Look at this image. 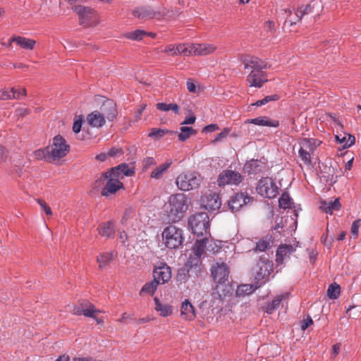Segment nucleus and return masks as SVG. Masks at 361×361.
<instances>
[{
  "instance_id": "22",
  "label": "nucleus",
  "mask_w": 361,
  "mask_h": 361,
  "mask_svg": "<svg viewBox=\"0 0 361 361\" xmlns=\"http://www.w3.org/2000/svg\"><path fill=\"white\" fill-rule=\"evenodd\" d=\"M87 123L93 128H101L105 123V118L100 111H94L87 116Z\"/></svg>"
},
{
  "instance_id": "6",
  "label": "nucleus",
  "mask_w": 361,
  "mask_h": 361,
  "mask_svg": "<svg viewBox=\"0 0 361 361\" xmlns=\"http://www.w3.org/2000/svg\"><path fill=\"white\" fill-rule=\"evenodd\" d=\"M49 152V162L56 163L66 157L70 151V146L60 135L55 136L52 145L48 147Z\"/></svg>"
},
{
  "instance_id": "31",
  "label": "nucleus",
  "mask_w": 361,
  "mask_h": 361,
  "mask_svg": "<svg viewBox=\"0 0 361 361\" xmlns=\"http://www.w3.org/2000/svg\"><path fill=\"white\" fill-rule=\"evenodd\" d=\"M208 242L207 236H203L200 239H197L192 247V253H195L197 256H204Z\"/></svg>"
},
{
  "instance_id": "55",
  "label": "nucleus",
  "mask_w": 361,
  "mask_h": 361,
  "mask_svg": "<svg viewBox=\"0 0 361 361\" xmlns=\"http://www.w3.org/2000/svg\"><path fill=\"white\" fill-rule=\"evenodd\" d=\"M31 113V110L25 107H18L16 109V115L18 118H23Z\"/></svg>"
},
{
  "instance_id": "39",
  "label": "nucleus",
  "mask_w": 361,
  "mask_h": 361,
  "mask_svg": "<svg viewBox=\"0 0 361 361\" xmlns=\"http://www.w3.org/2000/svg\"><path fill=\"white\" fill-rule=\"evenodd\" d=\"M336 140L339 142L343 144L344 147H349L355 144V137L350 135H336Z\"/></svg>"
},
{
  "instance_id": "59",
  "label": "nucleus",
  "mask_w": 361,
  "mask_h": 361,
  "mask_svg": "<svg viewBox=\"0 0 361 361\" xmlns=\"http://www.w3.org/2000/svg\"><path fill=\"white\" fill-rule=\"evenodd\" d=\"M313 324V320L310 316H307V317L303 319L301 322V329L302 331L307 329L310 326Z\"/></svg>"
},
{
  "instance_id": "61",
  "label": "nucleus",
  "mask_w": 361,
  "mask_h": 361,
  "mask_svg": "<svg viewBox=\"0 0 361 361\" xmlns=\"http://www.w3.org/2000/svg\"><path fill=\"white\" fill-rule=\"evenodd\" d=\"M123 154L121 149L113 147L107 153L109 157H118Z\"/></svg>"
},
{
  "instance_id": "26",
  "label": "nucleus",
  "mask_w": 361,
  "mask_h": 361,
  "mask_svg": "<svg viewBox=\"0 0 361 361\" xmlns=\"http://www.w3.org/2000/svg\"><path fill=\"white\" fill-rule=\"evenodd\" d=\"M118 179L123 178L124 176H131L135 173L133 169L129 168L126 164H121L109 171Z\"/></svg>"
},
{
  "instance_id": "12",
  "label": "nucleus",
  "mask_w": 361,
  "mask_h": 361,
  "mask_svg": "<svg viewBox=\"0 0 361 361\" xmlns=\"http://www.w3.org/2000/svg\"><path fill=\"white\" fill-rule=\"evenodd\" d=\"M71 312L75 315L83 314L85 317H94L95 313L101 312L95 306L88 301H82L78 305H74L71 309Z\"/></svg>"
},
{
  "instance_id": "2",
  "label": "nucleus",
  "mask_w": 361,
  "mask_h": 361,
  "mask_svg": "<svg viewBox=\"0 0 361 361\" xmlns=\"http://www.w3.org/2000/svg\"><path fill=\"white\" fill-rule=\"evenodd\" d=\"M95 187L104 186L101 194L107 197L109 195L116 193L123 187V184L110 171L102 173L95 181Z\"/></svg>"
},
{
  "instance_id": "49",
  "label": "nucleus",
  "mask_w": 361,
  "mask_h": 361,
  "mask_svg": "<svg viewBox=\"0 0 361 361\" xmlns=\"http://www.w3.org/2000/svg\"><path fill=\"white\" fill-rule=\"evenodd\" d=\"M34 156L37 159H44L49 161V152L48 147L35 151Z\"/></svg>"
},
{
  "instance_id": "34",
  "label": "nucleus",
  "mask_w": 361,
  "mask_h": 361,
  "mask_svg": "<svg viewBox=\"0 0 361 361\" xmlns=\"http://www.w3.org/2000/svg\"><path fill=\"white\" fill-rule=\"evenodd\" d=\"M320 143L319 140L314 138H304L301 140L300 145V148L313 153Z\"/></svg>"
},
{
  "instance_id": "57",
  "label": "nucleus",
  "mask_w": 361,
  "mask_h": 361,
  "mask_svg": "<svg viewBox=\"0 0 361 361\" xmlns=\"http://www.w3.org/2000/svg\"><path fill=\"white\" fill-rule=\"evenodd\" d=\"M82 116H78V118H75L73 126V130L75 133H78L82 127Z\"/></svg>"
},
{
  "instance_id": "15",
  "label": "nucleus",
  "mask_w": 361,
  "mask_h": 361,
  "mask_svg": "<svg viewBox=\"0 0 361 361\" xmlns=\"http://www.w3.org/2000/svg\"><path fill=\"white\" fill-rule=\"evenodd\" d=\"M241 61L245 69L261 71L267 68V63L265 61L254 56H244L241 58Z\"/></svg>"
},
{
  "instance_id": "52",
  "label": "nucleus",
  "mask_w": 361,
  "mask_h": 361,
  "mask_svg": "<svg viewBox=\"0 0 361 361\" xmlns=\"http://www.w3.org/2000/svg\"><path fill=\"white\" fill-rule=\"evenodd\" d=\"M277 99H278L277 95H269V96L265 97L262 99H259V100L257 101L255 103H253L252 105L259 106L266 104L267 103H268L270 101L276 100Z\"/></svg>"
},
{
  "instance_id": "30",
  "label": "nucleus",
  "mask_w": 361,
  "mask_h": 361,
  "mask_svg": "<svg viewBox=\"0 0 361 361\" xmlns=\"http://www.w3.org/2000/svg\"><path fill=\"white\" fill-rule=\"evenodd\" d=\"M249 123L257 126H269L276 128L279 126V122L277 120H272L266 116H259L248 121Z\"/></svg>"
},
{
  "instance_id": "54",
  "label": "nucleus",
  "mask_w": 361,
  "mask_h": 361,
  "mask_svg": "<svg viewBox=\"0 0 361 361\" xmlns=\"http://www.w3.org/2000/svg\"><path fill=\"white\" fill-rule=\"evenodd\" d=\"M231 129L228 128H225L224 130L219 133L216 137L212 141V143L218 142L226 138L229 134Z\"/></svg>"
},
{
  "instance_id": "32",
  "label": "nucleus",
  "mask_w": 361,
  "mask_h": 361,
  "mask_svg": "<svg viewBox=\"0 0 361 361\" xmlns=\"http://www.w3.org/2000/svg\"><path fill=\"white\" fill-rule=\"evenodd\" d=\"M287 295L286 293L276 295L271 302L263 307L264 311L268 314H271L279 307L281 301L286 299Z\"/></svg>"
},
{
  "instance_id": "5",
  "label": "nucleus",
  "mask_w": 361,
  "mask_h": 361,
  "mask_svg": "<svg viewBox=\"0 0 361 361\" xmlns=\"http://www.w3.org/2000/svg\"><path fill=\"white\" fill-rule=\"evenodd\" d=\"M209 216L205 212H198L188 219V224L192 233L197 237L207 236L209 226Z\"/></svg>"
},
{
  "instance_id": "45",
  "label": "nucleus",
  "mask_w": 361,
  "mask_h": 361,
  "mask_svg": "<svg viewBox=\"0 0 361 361\" xmlns=\"http://www.w3.org/2000/svg\"><path fill=\"white\" fill-rule=\"evenodd\" d=\"M341 293V287L338 284L334 283L331 284L327 290V295L331 299H336Z\"/></svg>"
},
{
  "instance_id": "64",
  "label": "nucleus",
  "mask_w": 361,
  "mask_h": 361,
  "mask_svg": "<svg viewBox=\"0 0 361 361\" xmlns=\"http://www.w3.org/2000/svg\"><path fill=\"white\" fill-rule=\"evenodd\" d=\"M341 349V343H336L332 347V354L334 357H335L340 352Z\"/></svg>"
},
{
  "instance_id": "9",
  "label": "nucleus",
  "mask_w": 361,
  "mask_h": 361,
  "mask_svg": "<svg viewBox=\"0 0 361 361\" xmlns=\"http://www.w3.org/2000/svg\"><path fill=\"white\" fill-rule=\"evenodd\" d=\"M257 192L267 198H274L279 194V188L274 180L269 177L262 178L256 187Z\"/></svg>"
},
{
  "instance_id": "42",
  "label": "nucleus",
  "mask_w": 361,
  "mask_h": 361,
  "mask_svg": "<svg viewBox=\"0 0 361 361\" xmlns=\"http://www.w3.org/2000/svg\"><path fill=\"white\" fill-rule=\"evenodd\" d=\"M279 205L281 208L288 209L293 205L292 199L286 192H283L279 200Z\"/></svg>"
},
{
  "instance_id": "25",
  "label": "nucleus",
  "mask_w": 361,
  "mask_h": 361,
  "mask_svg": "<svg viewBox=\"0 0 361 361\" xmlns=\"http://www.w3.org/2000/svg\"><path fill=\"white\" fill-rule=\"evenodd\" d=\"M11 42H14L21 49L27 50H32L36 44V41L34 39L16 35L11 37Z\"/></svg>"
},
{
  "instance_id": "40",
  "label": "nucleus",
  "mask_w": 361,
  "mask_h": 361,
  "mask_svg": "<svg viewBox=\"0 0 361 361\" xmlns=\"http://www.w3.org/2000/svg\"><path fill=\"white\" fill-rule=\"evenodd\" d=\"M187 265L190 268H194L196 271H200V267L202 265V256L195 255V253H192L188 258Z\"/></svg>"
},
{
  "instance_id": "1",
  "label": "nucleus",
  "mask_w": 361,
  "mask_h": 361,
  "mask_svg": "<svg viewBox=\"0 0 361 361\" xmlns=\"http://www.w3.org/2000/svg\"><path fill=\"white\" fill-rule=\"evenodd\" d=\"M190 204V198L183 193L171 195L168 200L166 211L173 221L182 219Z\"/></svg>"
},
{
  "instance_id": "20",
  "label": "nucleus",
  "mask_w": 361,
  "mask_h": 361,
  "mask_svg": "<svg viewBox=\"0 0 361 361\" xmlns=\"http://www.w3.org/2000/svg\"><path fill=\"white\" fill-rule=\"evenodd\" d=\"M133 14L135 17L140 20H147L154 18H157L160 16L159 12H156L147 7H139L136 8L133 11Z\"/></svg>"
},
{
  "instance_id": "28",
  "label": "nucleus",
  "mask_w": 361,
  "mask_h": 361,
  "mask_svg": "<svg viewBox=\"0 0 361 361\" xmlns=\"http://www.w3.org/2000/svg\"><path fill=\"white\" fill-rule=\"evenodd\" d=\"M171 161H166L158 166H156L150 173V178L156 180H159L163 178L164 174L167 172L168 169L171 166Z\"/></svg>"
},
{
  "instance_id": "38",
  "label": "nucleus",
  "mask_w": 361,
  "mask_h": 361,
  "mask_svg": "<svg viewBox=\"0 0 361 361\" xmlns=\"http://www.w3.org/2000/svg\"><path fill=\"white\" fill-rule=\"evenodd\" d=\"M114 258L112 252L102 253L97 257V262L99 264V269H102L105 268Z\"/></svg>"
},
{
  "instance_id": "19",
  "label": "nucleus",
  "mask_w": 361,
  "mask_h": 361,
  "mask_svg": "<svg viewBox=\"0 0 361 361\" xmlns=\"http://www.w3.org/2000/svg\"><path fill=\"white\" fill-rule=\"evenodd\" d=\"M295 248L291 245H281L276 255V261L279 264H282L286 259L290 258V255L295 252Z\"/></svg>"
},
{
  "instance_id": "16",
  "label": "nucleus",
  "mask_w": 361,
  "mask_h": 361,
  "mask_svg": "<svg viewBox=\"0 0 361 361\" xmlns=\"http://www.w3.org/2000/svg\"><path fill=\"white\" fill-rule=\"evenodd\" d=\"M267 80V75L262 70H252L247 76V81L250 87L260 88Z\"/></svg>"
},
{
  "instance_id": "24",
  "label": "nucleus",
  "mask_w": 361,
  "mask_h": 361,
  "mask_svg": "<svg viewBox=\"0 0 361 361\" xmlns=\"http://www.w3.org/2000/svg\"><path fill=\"white\" fill-rule=\"evenodd\" d=\"M97 230L102 237L107 238H112L116 231L115 224L112 221L102 223L99 225Z\"/></svg>"
},
{
  "instance_id": "7",
  "label": "nucleus",
  "mask_w": 361,
  "mask_h": 361,
  "mask_svg": "<svg viewBox=\"0 0 361 361\" xmlns=\"http://www.w3.org/2000/svg\"><path fill=\"white\" fill-rule=\"evenodd\" d=\"M229 269L224 262H216L212 268V276L216 283V289L218 293L219 291L224 293L226 291V282L229 276Z\"/></svg>"
},
{
  "instance_id": "33",
  "label": "nucleus",
  "mask_w": 361,
  "mask_h": 361,
  "mask_svg": "<svg viewBox=\"0 0 361 361\" xmlns=\"http://www.w3.org/2000/svg\"><path fill=\"white\" fill-rule=\"evenodd\" d=\"M155 303L154 310L159 312L161 317H169L172 314V307L168 304H163L157 298H154Z\"/></svg>"
},
{
  "instance_id": "63",
  "label": "nucleus",
  "mask_w": 361,
  "mask_h": 361,
  "mask_svg": "<svg viewBox=\"0 0 361 361\" xmlns=\"http://www.w3.org/2000/svg\"><path fill=\"white\" fill-rule=\"evenodd\" d=\"M219 129L216 124H210L204 127V130L207 132H214Z\"/></svg>"
},
{
  "instance_id": "21",
  "label": "nucleus",
  "mask_w": 361,
  "mask_h": 361,
  "mask_svg": "<svg viewBox=\"0 0 361 361\" xmlns=\"http://www.w3.org/2000/svg\"><path fill=\"white\" fill-rule=\"evenodd\" d=\"M312 13V8L311 5L302 6L299 7L295 11L296 18L294 20H288L286 19L285 20V25H288L289 26H293L296 25L298 22L301 21L302 18L305 15H308Z\"/></svg>"
},
{
  "instance_id": "56",
  "label": "nucleus",
  "mask_w": 361,
  "mask_h": 361,
  "mask_svg": "<svg viewBox=\"0 0 361 361\" xmlns=\"http://www.w3.org/2000/svg\"><path fill=\"white\" fill-rule=\"evenodd\" d=\"M135 215V210L131 207L126 208L123 218H122V223H125L129 219H131Z\"/></svg>"
},
{
  "instance_id": "50",
  "label": "nucleus",
  "mask_w": 361,
  "mask_h": 361,
  "mask_svg": "<svg viewBox=\"0 0 361 361\" xmlns=\"http://www.w3.org/2000/svg\"><path fill=\"white\" fill-rule=\"evenodd\" d=\"M258 267H259V270L257 271L256 279L259 280L264 279L265 276L269 275L267 264L264 262H261L260 264H258Z\"/></svg>"
},
{
  "instance_id": "17",
  "label": "nucleus",
  "mask_w": 361,
  "mask_h": 361,
  "mask_svg": "<svg viewBox=\"0 0 361 361\" xmlns=\"http://www.w3.org/2000/svg\"><path fill=\"white\" fill-rule=\"evenodd\" d=\"M250 200L251 198L244 193H237L228 202V207L233 212H235L250 202Z\"/></svg>"
},
{
  "instance_id": "41",
  "label": "nucleus",
  "mask_w": 361,
  "mask_h": 361,
  "mask_svg": "<svg viewBox=\"0 0 361 361\" xmlns=\"http://www.w3.org/2000/svg\"><path fill=\"white\" fill-rule=\"evenodd\" d=\"M180 133L178 134V140L180 141H185L188 139L192 135L196 134V130L192 127L182 126L180 128Z\"/></svg>"
},
{
  "instance_id": "11",
  "label": "nucleus",
  "mask_w": 361,
  "mask_h": 361,
  "mask_svg": "<svg viewBox=\"0 0 361 361\" xmlns=\"http://www.w3.org/2000/svg\"><path fill=\"white\" fill-rule=\"evenodd\" d=\"M153 276L159 284L167 283L171 279L170 267L164 262H159L154 267Z\"/></svg>"
},
{
  "instance_id": "44",
  "label": "nucleus",
  "mask_w": 361,
  "mask_h": 361,
  "mask_svg": "<svg viewBox=\"0 0 361 361\" xmlns=\"http://www.w3.org/2000/svg\"><path fill=\"white\" fill-rule=\"evenodd\" d=\"M157 108L163 111H173L175 114H179V106L176 104L158 103Z\"/></svg>"
},
{
  "instance_id": "58",
  "label": "nucleus",
  "mask_w": 361,
  "mask_h": 361,
  "mask_svg": "<svg viewBox=\"0 0 361 361\" xmlns=\"http://www.w3.org/2000/svg\"><path fill=\"white\" fill-rule=\"evenodd\" d=\"M156 161L153 157H147L143 160V168L147 170L152 166L156 165Z\"/></svg>"
},
{
  "instance_id": "10",
  "label": "nucleus",
  "mask_w": 361,
  "mask_h": 361,
  "mask_svg": "<svg viewBox=\"0 0 361 361\" xmlns=\"http://www.w3.org/2000/svg\"><path fill=\"white\" fill-rule=\"evenodd\" d=\"M243 180L242 175L235 171L225 170L223 171L219 176L217 183L219 186H224L226 185H238Z\"/></svg>"
},
{
  "instance_id": "3",
  "label": "nucleus",
  "mask_w": 361,
  "mask_h": 361,
  "mask_svg": "<svg viewBox=\"0 0 361 361\" xmlns=\"http://www.w3.org/2000/svg\"><path fill=\"white\" fill-rule=\"evenodd\" d=\"M203 178L196 171H185L180 173L176 180L177 187L183 191H190L200 187Z\"/></svg>"
},
{
  "instance_id": "35",
  "label": "nucleus",
  "mask_w": 361,
  "mask_h": 361,
  "mask_svg": "<svg viewBox=\"0 0 361 361\" xmlns=\"http://www.w3.org/2000/svg\"><path fill=\"white\" fill-rule=\"evenodd\" d=\"M341 205L338 199L329 202H324L322 204L321 209L327 214H332L334 211L340 209Z\"/></svg>"
},
{
  "instance_id": "37",
  "label": "nucleus",
  "mask_w": 361,
  "mask_h": 361,
  "mask_svg": "<svg viewBox=\"0 0 361 361\" xmlns=\"http://www.w3.org/2000/svg\"><path fill=\"white\" fill-rule=\"evenodd\" d=\"M126 37L133 40H141L145 36L154 37L155 34L152 32H147L142 30H136L135 31L128 32L125 35Z\"/></svg>"
},
{
  "instance_id": "8",
  "label": "nucleus",
  "mask_w": 361,
  "mask_h": 361,
  "mask_svg": "<svg viewBox=\"0 0 361 361\" xmlns=\"http://www.w3.org/2000/svg\"><path fill=\"white\" fill-rule=\"evenodd\" d=\"M162 238L165 245L169 249L179 247L183 242L182 229L173 225L166 227L162 232Z\"/></svg>"
},
{
  "instance_id": "60",
  "label": "nucleus",
  "mask_w": 361,
  "mask_h": 361,
  "mask_svg": "<svg viewBox=\"0 0 361 361\" xmlns=\"http://www.w3.org/2000/svg\"><path fill=\"white\" fill-rule=\"evenodd\" d=\"M360 226V220L357 219L353 221L352 226H351V233L354 235H357L359 228Z\"/></svg>"
},
{
  "instance_id": "53",
  "label": "nucleus",
  "mask_w": 361,
  "mask_h": 361,
  "mask_svg": "<svg viewBox=\"0 0 361 361\" xmlns=\"http://www.w3.org/2000/svg\"><path fill=\"white\" fill-rule=\"evenodd\" d=\"M37 202L39 204L41 209L43 210L47 215H52V210L45 201L41 199H37Z\"/></svg>"
},
{
  "instance_id": "47",
  "label": "nucleus",
  "mask_w": 361,
  "mask_h": 361,
  "mask_svg": "<svg viewBox=\"0 0 361 361\" xmlns=\"http://www.w3.org/2000/svg\"><path fill=\"white\" fill-rule=\"evenodd\" d=\"M271 238H262L261 240H259L257 243V245H256V250L257 251H260V252H264L265 250H267V249H269L270 247V244H271Z\"/></svg>"
},
{
  "instance_id": "51",
  "label": "nucleus",
  "mask_w": 361,
  "mask_h": 361,
  "mask_svg": "<svg viewBox=\"0 0 361 361\" xmlns=\"http://www.w3.org/2000/svg\"><path fill=\"white\" fill-rule=\"evenodd\" d=\"M168 133L167 130L161 128H152L148 134V136L155 139H159L162 137L166 133Z\"/></svg>"
},
{
  "instance_id": "23",
  "label": "nucleus",
  "mask_w": 361,
  "mask_h": 361,
  "mask_svg": "<svg viewBox=\"0 0 361 361\" xmlns=\"http://www.w3.org/2000/svg\"><path fill=\"white\" fill-rule=\"evenodd\" d=\"M180 316L183 319L192 321L195 318V309L188 300H185L180 307Z\"/></svg>"
},
{
  "instance_id": "4",
  "label": "nucleus",
  "mask_w": 361,
  "mask_h": 361,
  "mask_svg": "<svg viewBox=\"0 0 361 361\" xmlns=\"http://www.w3.org/2000/svg\"><path fill=\"white\" fill-rule=\"evenodd\" d=\"M72 9L78 14L80 25L85 27H95L100 23L98 12L90 6H74Z\"/></svg>"
},
{
  "instance_id": "14",
  "label": "nucleus",
  "mask_w": 361,
  "mask_h": 361,
  "mask_svg": "<svg viewBox=\"0 0 361 361\" xmlns=\"http://www.w3.org/2000/svg\"><path fill=\"white\" fill-rule=\"evenodd\" d=\"M201 205L205 209L213 212L220 208L221 200L218 194L209 192L201 197Z\"/></svg>"
},
{
  "instance_id": "46",
  "label": "nucleus",
  "mask_w": 361,
  "mask_h": 361,
  "mask_svg": "<svg viewBox=\"0 0 361 361\" xmlns=\"http://www.w3.org/2000/svg\"><path fill=\"white\" fill-rule=\"evenodd\" d=\"M12 94L7 91L6 89L0 90V99L6 100L11 99H19V94L16 95L15 88L12 87L11 90Z\"/></svg>"
},
{
  "instance_id": "36",
  "label": "nucleus",
  "mask_w": 361,
  "mask_h": 361,
  "mask_svg": "<svg viewBox=\"0 0 361 361\" xmlns=\"http://www.w3.org/2000/svg\"><path fill=\"white\" fill-rule=\"evenodd\" d=\"M159 283L158 282L153 279L149 282L146 283L142 288H141L139 294L141 296H143L145 295H153L155 290L157 288Z\"/></svg>"
},
{
  "instance_id": "18",
  "label": "nucleus",
  "mask_w": 361,
  "mask_h": 361,
  "mask_svg": "<svg viewBox=\"0 0 361 361\" xmlns=\"http://www.w3.org/2000/svg\"><path fill=\"white\" fill-rule=\"evenodd\" d=\"M104 118L109 121L114 119L117 114L116 105L112 100L105 101L99 109Z\"/></svg>"
},
{
  "instance_id": "13",
  "label": "nucleus",
  "mask_w": 361,
  "mask_h": 361,
  "mask_svg": "<svg viewBox=\"0 0 361 361\" xmlns=\"http://www.w3.org/2000/svg\"><path fill=\"white\" fill-rule=\"evenodd\" d=\"M188 56H206L214 52L216 47L212 44H188Z\"/></svg>"
},
{
  "instance_id": "48",
  "label": "nucleus",
  "mask_w": 361,
  "mask_h": 361,
  "mask_svg": "<svg viewBox=\"0 0 361 361\" xmlns=\"http://www.w3.org/2000/svg\"><path fill=\"white\" fill-rule=\"evenodd\" d=\"M312 153V152H309V151L305 150L302 148H300V149H299V157H300V159L303 161V163L307 166H310L312 164V158H311Z\"/></svg>"
},
{
  "instance_id": "62",
  "label": "nucleus",
  "mask_w": 361,
  "mask_h": 361,
  "mask_svg": "<svg viewBox=\"0 0 361 361\" xmlns=\"http://www.w3.org/2000/svg\"><path fill=\"white\" fill-rule=\"evenodd\" d=\"M186 87L190 92L195 93L196 92V85L191 79L187 80Z\"/></svg>"
},
{
  "instance_id": "27",
  "label": "nucleus",
  "mask_w": 361,
  "mask_h": 361,
  "mask_svg": "<svg viewBox=\"0 0 361 361\" xmlns=\"http://www.w3.org/2000/svg\"><path fill=\"white\" fill-rule=\"evenodd\" d=\"M188 44H169L164 49V52L172 56L179 54L188 56Z\"/></svg>"
},
{
  "instance_id": "43",
  "label": "nucleus",
  "mask_w": 361,
  "mask_h": 361,
  "mask_svg": "<svg viewBox=\"0 0 361 361\" xmlns=\"http://www.w3.org/2000/svg\"><path fill=\"white\" fill-rule=\"evenodd\" d=\"M260 286L261 284L255 285V286L253 285L250 284L241 285L238 287L236 292L238 295H240L241 293L249 295L252 293L253 291H255L257 288L260 287Z\"/></svg>"
},
{
  "instance_id": "29",
  "label": "nucleus",
  "mask_w": 361,
  "mask_h": 361,
  "mask_svg": "<svg viewBox=\"0 0 361 361\" xmlns=\"http://www.w3.org/2000/svg\"><path fill=\"white\" fill-rule=\"evenodd\" d=\"M264 167V163L259 160H250L245 165V170L249 174H257L260 173Z\"/></svg>"
}]
</instances>
